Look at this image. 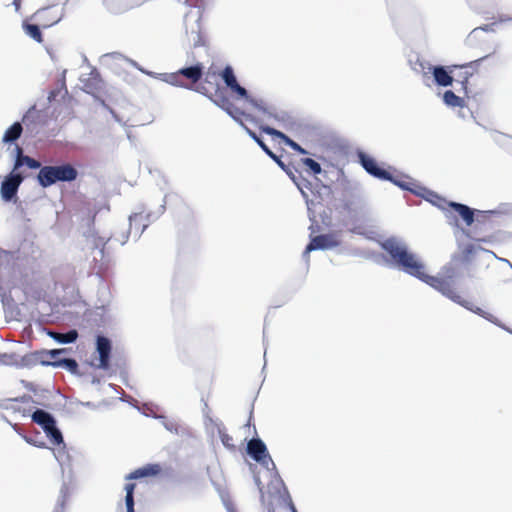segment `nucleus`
<instances>
[{"label":"nucleus","mask_w":512,"mask_h":512,"mask_svg":"<svg viewBox=\"0 0 512 512\" xmlns=\"http://www.w3.org/2000/svg\"><path fill=\"white\" fill-rule=\"evenodd\" d=\"M381 247L389 255L391 261L407 274L425 282L451 301L507 330L497 317L474 305L469 300H466L457 291L455 285V278L458 274L457 264L449 263L445 265L442 269L441 276H430L425 273V267L423 263L418 260L416 255L411 253L407 247L398 240L388 238L381 244Z\"/></svg>","instance_id":"nucleus-1"},{"label":"nucleus","mask_w":512,"mask_h":512,"mask_svg":"<svg viewBox=\"0 0 512 512\" xmlns=\"http://www.w3.org/2000/svg\"><path fill=\"white\" fill-rule=\"evenodd\" d=\"M195 91L207 96L236 121H242V118L246 116L245 108L237 106L228 96L226 89L220 87L215 73H208L204 81L195 87Z\"/></svg>","instance_id":"nucleus-2"},{"label":"nucleus","mask_w":512,"mask_h":512,"mask_svg":"<svg viewBox=\"0 0 512 512\" xmlns=\"http://www.w3.org/2000/svg\"><path fill=\"white\" fill-rule=\"evenodd\" d=\"M39 169L37 181L43 188L50 187L57 182H72L78 176L76 168L69 163L57 166H40Z\"/></svg>","instance_id":"nucleus-3"},{"label":"nucleus","mask_w":512,"mask_h":512,"mask_svg":"<svg viewBox=\"0 0 512 512\" xmlns=\"http://www.w3.org/2000/svg\"><path fill=\"white\" fill-rule=\"evenodd\" d=\"M221 75H222V78H223L225 84L227 85V87H229L232 92L236 93L239 96V98H241L243 100L244 106H242V107L245 108V111L248 110L249 108H255V109L261 108L258 101L253 99L248 94L247 90L244 87H242L241 85H239V83L237 82V79L234 75V71H233L232 67L226 66L223 69Z\"/></svg>","instance_id":"nucleus-4"},{"label":"nucleus","mask_w":512,"mask_h":512,"mask_svg":"<svg viewBox=\"0 0 512 512\" xmlns=\"http://www.w3.org/2000/svg\"><path fill=\"white\" fill-rule=\"evenodd\" d=\"M498 217V214L493 211H485L481 212L478 216L476 224L474 226L475 233L483 232L485 235L482 237H478L479 241H487L490 240L494 234L496 233L497 226L495 225L494 218Z\"/></svg>","instance_id":"nucleus-5"},{"label":"nucleus","mask_w":512,"mask_h":512,"mask_svg":"<svg viewBox=\"0 0 512 512\" xmlns=\"http://www.w3.org/2000/svg\"><path fill=\"white\" fill-rule=\"evenodd\" d=\"M340 244L339 235L337 232H331L328 234L318 235L313 238H311V241L306 246L303 257L306 258L307 261H309V253L321 249H329L337 247Z\"/></svg>","instance_id":"nucleus-6"},{"label":"nucleus","mask_w":512,"mask_h":512,"mask_svg":"<svg viewBox=\"0 0 512 512\" xmlns=\"http://www.w3.org/2000/svg\"><path fill=\"white\" fill-rule=\"evenodd\" d=\"M24 177L17 171L12 172L5 177L1 184V197L4 201H11L17 194L18 189L23 182Z\"/></svg>","instance_id":"nucleus-7"},{"label":"nucleus","mask_w":512,"mask_h":512,"mask_svg":"<svg viewBox=\"0 0 512 512\" xmlns=\"http://www.w3.org/2000/svg\"><path fill=\"white\" fill-rule=\"evenodd\" d=\"M247 452L255 461L261 463L264 466H268L269 462L273 464V461L268 454L266 445L262 440L258 438H253L248 442Z\"/></svg>","instance_id":"nucleus-8"},{"label":"nucleus","mask_w":512,"mask_h":512,"mask_svg":"<svg viewBox=\"0 0 512 512\" xmlns=\"http://www.w3.org/2000/svg\"><path fill=\"white\" fill-rule=\"evenodd\" d=\"M359 162L362 167L372 176L384 180L392 179V175L385 169L378 166L376 160L371 156L360 152L358 154Z\"/></svg>","instance_id":"nucleus-9"},{"label":"nucleus","mask_w":512,"mask_h":512,"mask_svg":"<svg viewBox=\"0 0 512 512\" xmlns=\"http://www.w3.org/2000/svg\"><path fill=\"white\" fill-rule=\"evenodd\" d=\"M35 20L42 28H49L60 20V16L54 7H45L37 10L31 18Z\"/></svg>","instance_id":"nucleus-10"},{"label":"nucleus","mask_w":512,"mask_h":512,"mask_svg":"<svg viewBox=\"0 0 512 512\" xmlns=\"http://www.w3.org/2000/svg\"><path fill=\"white\" fill-rule=\"evenodd\" d=\"M96 344L99 353L98 368L107 370L110 367L111 342L104 336H98Z\"/></svg>","instance_id":"nucleus-11"},{"label":"nucleus","mask_w":512,"mask_h":512,"mask_svg":"<svg viewBox=\"0 0 512 512\" xmlns=\"http://www.w3.org/2000/svg\"><path fill=\"white\" fill-rule=\"evenodd\" d=\"M162 472V467L157 463H150L129 473L125 479L135 480L146 477H155Z\"/></svg>","instance_id":"nucleus-12"},{"label":"nucleus","mask_w":512,"mask_h":512,"mask_svg":"<svg viewBox=\"0 0 512 512\" xmlns=\"http://www.w3.org/2000/svg\"><path fill=\"white\" fill-rule=\"evenodd\" d=\"M457 69V65L448 66L447 69L443 66H435L432 68L435 82L439 86H450L453 82L452 73Z\"/></svg>","instance_id":"nucleus-13"},{"label":"nucleus","mask_w":512,"mask_h":512,"mask_svg":"<svg viewBox=\"0 0 512 512\" xmlns=\"http://www.w3.org/2000/svg\"><path fill=\"white\" fill-rule=\"evenodd\" d=\"M479 60L470 62L463 65H457V69L454 70V73H452L453 80L460 83L462 86V89L465 93L468 91V81L469 78L473 75V71H469L473 67L474 63H477Z\"/></svg>","instance_id":"nucleus-14"},{"label":"nucleus","mask_w":512,"mask_h":512,"mask_svg":"<svg viewBox=\"0 0 512 512\" xmlns=\"http://www.w3.org/2000/svg\"><path fill=\"white\" fill-rule=\"evenodd\" d=\"M15 153H16V157H15V162L13 165L14 171L19 170L23 165H26L30 169L40 168L41 163L38 160H36L28 155H25L22 147L17 145L15 147Z\"/></svg>","instance_id":"nucleus-15"},{"label":"nucleus","mask_w":512,"mask_h":512,"mask_svg":"<svg viewBox=\"0 0 512 512\" xmlns=\"http://www.w3.org/2000/svg\"><path fill=\"white\" fill-rule=\"evenodd\" d=\"M260 130L272 137L281 139L286 145L291 147L294 151H297L301 154H305L306 150L303 149L299 144H297L295 141L290 139L287 135H285L283 132L276 130L275 128H272L270 126H261Z\"/></svg>","instance_id":"nucleus-16"},{"label":"nucleus","mask_w":512,"mask_h":512,"mask_svg":"<svg viewBox=\"0 0 512 512\" xmlns=\"http://www.w3.org/2000/svg\"><path fill=\"white\" fill-rule=\"evenodd\" d=\"M65 353V349H55L49 352V355L51 359L54 361L50 364L54 366H63L67 368L72 373H76L78 370V363L75 359L68 358V359H60L59 355Z\"/></svg>","instance_id":"nucleus-17"},{"label":"nucleus","mask_w":512,"mask_h":512,"mask_svg":"<svg viewBox=\"0 0 512 512\" xmlns=\"http://www.w3.org/2000/svg\"><path fill=\"white\" fill-rule=\"evenodd\" d=\"M32 421L42 427L44 432L51 430L52 426L56 423L53 416L41 409H37L32 414Z\"/></svg>","instance_id":"nucleus-18"},{"label":"nucleus","mask_w":512,"mask_h":512,"mask_svg":"<svg viewBox=\"0 0 512 512\" xmlns=\"http://www.w3.org/2000/svg\"><path fill=\"white\" fill-rule=\"evenodd\" d=\"M180 74L183 78L190 81V87L197 84L203 76V66L198 63L196 65L180 69Z\"/></svg>","instance_id":"nucleus-19"},{"label":"nucleus","mask_w":512,"mask_h":512,"mask_svg":"<svg viewBox=\"0 0 512 512\" xmlns=\"http://www.w3.org/2000/svg\"><path fill=\"white\" fill-rule=\"evenodd\" d=\"M45 355L46 353L37 351L28 353L21 358L20 364L24 367H32L37 364L49 365L51 361L45 360Z\"/></svg>","instance_id":"nucleus-20"},{"label":"nucleus","mask_w":512,"mask_h":512,"mask_svg":"<svg viewBox=\"0 0 512 512\" xmlns=\"http://www.w3.org/2000/svg\"><path fill=\"white\" fill-rule=\"evenodd\" d=\"M449 206L459 214V216L464 220L467 226L473 224L474 211L470 207L456 202H450Z\"/></svg>","instance_id":"nucleus-21"},{"label":"nucleus","mask_w":512,"mask_h":512,"mask_svg":"<svg viewBox=\"0 0 512 512\" xmlns=\"http://www.w3.org/2000/svg\"><path fill=\"white\" fill-rule=\"evenodd\" d=\"M40 25L36 22L35 24L29 23L28 20H24L22 28L24 32L38 43L43 42V35L40 30Z\"/></svg>","instance_id":"nucleus-22"},{"label":"nucleus","mask_w":512,"mask_h":512,"mask_svg":"<svg viewBox=\"0 0 512 512\" xmlns=\"http://www.w3.org/2000/svg\"><path fill=\"white\" fill-rule=\"evenodd\" d=\"M23 128L22 125L19 122H15L12 124L4 133L3 135V142L4 143H12L20 138L22 134Z\"/></svg>","instance_id":"nucleus-23"},{"label":"nucleus","mask_w":512,"mask_h":512,"mask_svg":"<svg viewBox=\"0 0 512 512\" xmlns=\"http://www.w3.org/2000/svg\"><path fill=\"white\" fill-rule=\"evenodd\" d=\"M443 100L445 104L451 107H463L465 105L463 98L457 96L453 91L444 92Z\"/></svg>","instance_id":"nucleus-24"},{"label":"nucleus","mask_w":512,"mask_h":512,"mask_svg":"<svg viewBox=\"0 0 512 512\" xmlns=\"http://www.w3.org/2000/svg\"><path fill=\"white\" fill-rule=\"evenodd\" d=\"M136 484L135 483H127L125 485V504H126V510L127 512H135L134 510V490H135Z\"/></svg>","instance_id":"nucleus-25"},{"label":"nucleus","mask_w":512,"mask_h":512,"mask_svg":"<svg viewBox=\"0 0 512 512\" xmlns=\"http://www.w3.org/2000/svg\"><path fill=\"white\" fill-rule=\"evenodd\" d=\"M51 336L60 343H72L77 339L78 333L76 330H70L67 333H52Z\"/></svg>","instance_id":"nucleus-26"},{"label":"nucleus","mask_w":512,"mask_h":512,"mask_svg":"<svg viewBox=\"0 0 512 512\" xmlns=\"http://www.w3.org/2000/svg\"><path fill=\"white\" fill-rule=\"evenodd\" d=\"M249 136L262 148V150L273 159H277L276 155L269 149V147L262 141L260 137L251 129L246 128Z\"/></svg>","instance_id":"nucleus-27"},{"label":"nucleus","mask_w":512,"mask_h":512,"mask_svg":"<svg viewBox=\"0 0 512 512\" xmlns=\"http://www.w3.org/2000/svg\"><path fill=\"white\" fill-rule=\"evenodd\" d=\"M45 433L54 445H60L63 443V436L56 427V423L52 426L51 430H46Z\"/></svg>","instance_id":"nucleus-28"},{"label":"nucleus","mask_w":512,"mask_h":512,"mask_svg":"<svg viewBox=\"0 0 512 512\" xmlns=\"http://www.w3.org/2000/svg\"><path fill=\"white\" fill-rule=\"evenodd\" d=\"M167 81H168V83L175 85V86L190 88V85L184 81V78L180 74V70L169 74Z\"/></svg>","instance_id":"nucleus-29"},{"label":"nucleus","mask_w":512,"mask_h":512,"mask_svg":"<svg viewBox=\"0 0 512 512\" xmlns=\"http://www.w3.org/2000/svg\"><path fill=\"white\" fill-rule=\"evenodd\" d=\"M387 180L393 182L394 184H396L397 186H399L405 190H409V191L413 192V188L410 186L412 183L408 177L403 176L400 178H394L392 176V179H387Z\"/></svg>","instance_id":"nucleus-30"},{"label":"nucleus","mask_w":512,"mask_h":512,"mask_svg":"<svg viewBox=\"0 0 512 512\" xmlns=\"http://www.w3.org/2000/svg\"><path fill=\"white\" fill-rule=\"evenodd\" d=\"M19 259V256L16 252L13 251H7V250H1L0 251V261L2 263L4 262H10V261H17Z\"/></svg>","instance_id":"nucleus-31"},{"label":"nucleus","mask_w":512,"mask_h":512,"mask_svg":"<svg viewBox=\"0 0 512 512\" xmlns=\"http://www.w3.org/2000/svg\"><path fill=\"white\" fill-rule=\"evenodd\" d=\"M303 163H304L305 166L310 168V170L314 174H320L321 171H322L320 164L318 162H316L315 160H313L312 158H305L303 160Z\"/></svg>","instance_id":"nucleus-32"},{"label":"nucleus","mask_w":512,"mask_h":512,"mask_svg":"<svg viewBox=\"0 0 512 512\" xmlns=\"http://www.w3.org/2000/svg\"><path fill=\"white\" fill-rule=\"evenodd\" d=\"M221 441L223 445L231 450L235 449L234 439L232 436H230L227 433H221L220 434Z\"/></svg>","instance_id":"nucleus-33"},{"label":"nucleus","mask_w":512,"mask_h":512,"mask_svg":"<svg viewBox=\"0 0 512 512\" xmlns=\"http://www.w3.org/2000/svg\"><path fill=\"white\" fill-rule=\"evenodd\" d=\"M208 3V0H189L188 6L204 8Z\"/></svg>","instance_id":"nucleus-34"},{"label":"nucleus","mask_w":512,"mask_h":512,"mask_svg":"<svg viewBox=\"0 0 512 512\" xmlns=\"http://www.w3.org/2000/svg\"><path fill=\"white\" fill-rule=\"evenodd\" d=\"M463 252L465 259L468 260L469 256L474 253V247L472 245H468Z\"/></svg>","instance_id":"nucleus-35"},{"label":"nucleus","mask_w":512,"mask_h":512,"mask_svg":"<svg viewBox=\"0 0 512 512\" xmlns=\"http://www.w3.org/2000/svg\"><path fill=\"white\" fill-rule=\"evenodd\" d=\"M20 3H21V0H14V1H13V4L15 5L16 10H19V8H20Z\"/></svg>","instance_id":"nucleus-36"},{"label":"nucleus","mask_w":512,"mask_h":512,"mask_svg":"<svg viewBox=\"0 0 512 512\" xmlns=\"http://www.w3.org/2000/svg\"><path fill=\"white\" fill-rule=\"evenodd\" d=\"M137 217H138V214H135L134 216H130V221L132 222V221H133V220H135Z\"/></svg>","instance_id":"nucleus-37"},{"label":"nucleus","mask_w":512,"mask_h":512,"mask_svg":"<svg viewBox=\"0 0 512 512\" xmlns=\"http://www.w3.org/2000/svg\"><path fill=\"white\" fill-rule=\"evenodd\" d=\"M460 260H461L460 258L455 257V258L453 259V262H457V261H460Z\"/></svg>","instance_id":"nucleus-38"}]
</instances>
